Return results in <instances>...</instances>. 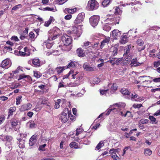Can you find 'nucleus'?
I'll return each mask as SVG.
<instances>
[{"instance_id":"16","label":"nucleus","mask_w":160,"mask_h":160,"mask_svg":"<svg viewBox=\"0 0 160 160\" xmlns=\"http://www.w3.org/2000/svg\"><path fill=\"white\" fill-rule=\"evenodd\" d=\"M130 62H131L130 64L135 67L141 65L143 63V62H137V58H133L132 60L131 59Z\"/></svg>"},{"instance_id":"14","label":"nucleus","mask_w":160,"mask_h":160,"mask_svg":"<svg viewBox=\"0 0 160 160\" xmlns=\"http://www.w3.org/2000/svg\"><path fill=\"white\" fill-rule=\"evenodd\" d=\"M32 105L30 103L27 104H24L22 105L20 108V110L21 112H24L26 110H29L31 108Z\"/></svg>"},{"instance_id":"61","label":"nucleus","mask_w":160,"mask_h":160,"mask_svg":"<svg viewBox=\"0 0 160 160\" xmlns=\"http://www.w3.org/2000/svg\"><path fill=\"white\" fill-rule=\"evenodd\" d=\"M116 109L115 108H113V109H107V110L106 111V115L107 116V115H108L110 112H111V111H112V110H115Z\"/></svg>"},{"instance_id":"5","label":"nucleus","mask_w":160,"mask_h":160,"mask_svg":"<svg viewBox=\"0 0 160 160\" xmlns=\"http://www.w3.org/2000/svg\"><path fill=\"white\" fill-rule=\"evenodd\" d=\"M62 40L65 46L69 45L72 42V39L70 36L64 34L62 36Z\"/></svg>"},{"instance_id":"19","label":"nucleus","mask_w":160,"mask_h":160,"mask_svg":"<svg viewBox=\"0 0 160 160\" xmlns=\"http://www.w3.org/2000/svg\"><path fill=\"white\" fill-rule=\"evenodd\" d=\"M128 41V37L126 35H123L122 38L120 40V42L122 44H124L126 43Z\"/></svg>"},{"instance_id":"31","label":"nucleus","mask_w":160,"mask_h":160,"mask_svg":"<svg viewBox=\"0 0 160 160\" xmlns=\"http://www.w3.org/2000/svg\"><path fill=\"white\" fill-rule=\"evenodd\" d=\"M118 86L116 83H113L111 88V91L112 92H114L117 89Z\"/></svg>"},{"instance_id":"23","label":"nucleus","mask_w":160,"mask_h":160,"mask_svg":"<svg viewBox=\"0 0 160 160\" xmlns=\"http://www.w3.org/2000/svg\"><path fill=\"white\" fill-rule=\"evenodd\" d=\"M120 150V149L119 148L117 149H114L113 148L110 150L109 152V153L112 152V155L114 156V155H115V153H118Z\"/></svg>"},{"instance_id":"51","label":"nucleus","mask_w":160,"mask_h":160,"mask_svg":"<svg viewBox=\"0 0 160 160\" xmlns=\"http://www.w3.org/2000/svg\"><path fill=\"white\" fill-rule=\"evenodd\" d=\"M111 154L110 156L112 157V158H113V160H119V157H118L116 153H115L114 156H112V153H110Z\"/></svg>"},{"instance_id":"6","label":"nucleus","mask_w":160,"mask_h":160,"mask_svg":"<svg viewBox=\"0 0 160 160\" xmlns=\"http://www.w3.org/2000/svg\"><path fill=\"white\" fill-rule=\"evenodd\" d=\"M99 20V16H93L90 18L89 22L92 26L95 27L98 24Z\"/></svg>"},{"instance_id":"13","label":"nucleus","mask_w":160,"mask_h":160,"mask_svg":"<svg viewBox=\"0 0 160 160\" xmlns=\"http://www.w3.org/2000/svg\"><path fill=\"white\" fill-rule=\"evenodd\" d=\"M32 65L35 67H39L41 65L40 62L38 58H35L32 60Z\"/></svg>"},{"instance_id":"58","label":"nucleus","mask_w":160,"mask_h":160,"mask_svg":"<svg viewBox=\"0 0 160 160\" xmlns=\"http://www.w3.org/2000/svg\"><path fill=\"white\" fill-rule=\"evenodd\" d=\"M46 145L45 144H44L42 145H40L39 146V149L40 150H42V151H44V148L46 146Z\"/></svg>"},{"instance_id":"53","label":"nucleus","mask_w":160,"mask_h":160,"mask_svg":"<svg viewBox=\"0 0 160 160\" xmlns=\"http://www.w3.org/2000/svg\"><path fill=\"white\" fill-rule=\"evenodd\" d=\"M28 133V132H25L24 133H20V137L21 138H25L27 137V136Z\"/></svg>"},{"instance_id":"2","label":"nucleus","mask_w":160,"mask_h":160,"mask_svg":"<svg viewBox=\"0 0 160 160\" xmlns=\"http://www.w3.org/2000/svg\"><path fill=\"white\" fill-rule=\"evenodd\" d=\"M57 30L59 31L58 28H54L52 30H51L48 31V39L51 41L55 40L58 34L56 32Z\"/></svg>"},{"instance_id":"12","label":"nucleus","mask_w":160,"mask_h":160,"mask_svg":"<svg viewBox=\"0 0 160 160\" xmlns=\"http://www.w3.org/2000/svg\"><path fill=\"white\" fill-rule=\"evenodd\" d=\"M120 31L117 30H114L112 32V35L113 39H117L121 36Z\"/></svg>"},{"instance_id":"46","label":"nucleus","mask_w":160,"mask_h":160,"mask_svg":"<svg viewBox=\"0 0 160 160\" xmlns=\"http://www.w3.org/2000/svg\"><path fill=\"white\" fill-rule=\"evenodd\" d=\"M83 131V129L82 128H78L76 130V135L78 136Z\"/></svg>"},{"instance_id":"64","label":"nucleus","mask_w":160,"mask_h":160,"mask_svg":"<svg viewBox=\"0 0 160 160\" xmlns=\"http://www.w3.org/2000/svg\"><path fill=\"white\" fill-rule=\"evenodd\" d=\"M160 65V62L159 61L154 62L153 63V65L155 67H158Z\"/></svg>"},{"instance_id":"20","label":"nucleus","mask_w":160,"mask_h":160,"mask_svg":"<svg viewBox=\"0 0 160 160\" xmlns=\"http://www.w3.org/2000/svg\"><path fill=\"white\" fill-rule=\"evenodd\" d=\"M110 40V38L108 37L103 39L101 42L100 48L102 49V47L105 45V43H108L109 42Z\"/></svg>"},{"instance_id":"36","label":"nucleus","mask_w":160,"mask_h":160,"mask_svg":"<svg viewBox=\"0 0 160 160\" xmlns=\"http://www.w3.org/2000/svg\"><path fill=\"white\" fill-rule=\"evenodd\" d=\"M83 68L87 70L91 71L92 68L89 66V65L87 63H85L83 65Z\"/></svg>"},{"instance_id":"48","label":"nucleus","mask_w":160,"mask_h":160,"mask_svg":"<svg viewBox=\"0 0 160 160\" xmlns=\"http://www.w3.org/2000/svg\"><path fill=\"white\" fill-rule=\"evenodd\" d=\"M138 96V94L135 93V92H134V93H132L131 95V99L132 100V99H136Z\"/></svg>"},{"instance_id":"15","label":"nucleus","mask_w":160,"mask_h":160,"mask_svg":"<svg viewBox=\"0 0 160 160\" xmlns=\"http://www.w3.org/2000/svg\"><path fill=\"white\" fill-rule=\"evenodd\" d=\"M38 136L36 135H32L30 138L29 141V144L30 146H32L37 141Z\"/></svg>"},{"instance_id":"52","label":"nucleus","mask_w":160,"mask_h":160,"mask_svg":"<svg viewBox=\"0 0 160 160\" xmlns=\"http://www.w3.org/2000/svg\"><path fill=\"white\" fill-rule=\"evenodd\" d=\"M109 1H107V0H104L102 2V5L104 7H106L109 3Z\"/></svg>"},{"instance_id":"29","label":"nucleus","mask_w":160,"mask_h":160,"mask_svg":"<svg viewBox=\"0 0 160 160\" xmlns=\"http://www.w3.org/2000/svg\"><path fill=\"white\" fill-rule=\"evenodd\" d=\"M82 22L81 21H80V19H79L78 18H77L76 19L74 20V23L75 25L77 26H81V25Z\"/></svg>"},{"instance_id":"41","label":"nucleus","mask_w":160,"mask_h":160,"mask_svg":"<svg viewBox=\"0 0 160 160\" xmlns=\"http://www.w3.org/2000/svg\"><path fill=\"white\" fill-rule=\"evenodd\" d=\"M65 9L68 13H72L76 11L77 9L76 8H74L73 9H69L67 8Z\"/></svg>"},{"instance_id":"39","label":"nucleus","mask_w":160,"mask_h":160,"mask_svg":"<svg viewBox=\"0 0 160 160\" xmlns=\"http://www.w3.org/2000/svg\"><path fill=\"white\" fill-rule=\"evenodd\" d=\"M4 139L6 141L10 142L12 139V138L10 136H5L4 137Z\"/></svg>"},{"instance_id":"22","label":"nucleus","mask_w":160,"mask_h":160,"mask_svg":"<svg viewBox=\"0 0 160 160\" xmlns=\"http://www.w3.org/2000/svg\"><path fill=\"white\" fill-rule=\"evenodd\" d=\"M114 106L117 107L119 108H124L125 106V104L124 103L119 102L118 103H115L113 105Z\"/></svg>"},{"instance_id":"9","label":"nucleus","mask_w":160,"mask_h":160,"mask_svg":"<svg viewBox=\"0 0 160 160\" xmlns=\"http://www.w3.org/2000/svg\"><path fill=\"white\" fill-rule=\"evenodd\" d=\"M29 51H24V52H21V51H13L15 54L18 56L21 57H27L30 55Z\"/></svg>"},{"instance_id":"28","label":"nucleus","mask_w":160,"mask_h":160,"mask_svg":"<svg viewBox=\"0 0 160 160\" xmlns=\"http://www.w3.org/2000/svg\"><path fill=\"white\" fill-rule=\"evenodd\" d=\"M85 17V14L83 12H82L79 13L77 17V18L79 19H80V21L82 22Z\"/></svg>"},{"instance_id":"55","label":"nucleus","mask_w":160,"mask_h":160,"mask_svg":"<svg viewBox=\"0 0 160 160\" xmlns=\"http://www.w3.org/2000/svg\"><path fill=\"white\" fill-rule=\"evenodd\" d=\"M21 7V4H18L14 6L12 8V10H16Z\"/></svg>"},{"instance_id":"60","label":"nucleus","mask_w":160,"mask_h":160,"mask_svg":"<svg viewBox=\"0 0 160 160\" xmlns=\"http://www.w3.org/2000/svg\"><path fill=\"white\" fill-rule=\"evenodd\" d=\"M152 81L156 83L160 82V77L158 78H154L152 79Z\"/></svg>"},{"instance_id":"49","label":"nucleus","mask_w":160,"mask_h":160,"mask_svg":"<svg viewBox=\"0 0 160 160\" xmlns=\"http://www.w3.org/2000/svg\"><path fill=\"white\" fill-rule=\"evenodd\" d=\"M137 43L138 45L141 46L143 44L144 42L142 39H139L137 41Z\"/></svg>"},{"instance_id":"43","label":"nucleus","mask_w":160,"mask_h":160,"mask_svg":"<svg viewBox=\"0 0 160 160\" xmlns=\"http://www.w3.org/2000/svg\"><path fill=\"white\" fill-rule=\"evenodd\" d=\"M84 51H79L77 52L78 55L79 57H83L85 56V53L83 52Z\"/></svg>"},{"instance_id":"38","label":"nucleus","mask_w":160,"mask_h":160,"mask_svg":"<svg viewBox=\"0 0 160 160\" xmlns=\"http://www.w3.org/2000/svg\"><path fill=\"white\" fill-rule=\"evenodd\" d=\"M34 75L36 78H39L42 76V74L39 72L36 71H34Z\"/></svg>"},{"instance_id":"44","label":"nucleus","mask_w":160,"mask_h":160,"mask_svg":"<svg viewBox=\"0 0 160 160\" xmlns=\"http://www.w3.org/2000/svg\"><path fill=\"white\" fill-rule=\"evenodd\" d=\"M7 1L4 0H0V8H2L5 5L6 3H7Z\"/></svg>"},{"instance_id":"21","label":"nucleus","mask_w":160,"mask_h":160,"mask_svg":"<svg viewBox=\"0 0 160 160\" xmlns=\"http://www.w3.org/2000/svg\"><path fill=\"white\" fill-rule=\"evenodd\" d=\"M121 92L123 95H129L130 94V92L127 89L124 88L122 89L121 90Z\"/></svg>"},{"instance_id":"10","label":"nucleus","mask_w":160,"mask_h":160,"mask_svg":"<svg viewBox=\"0 0 160 160\" xmlns=\"http://www.w3.org/2000/svg\"><path fill=\"white\" fill-rule=\"evenodd\" d=\"M123 60V58H110V60L108 61V62H110L111 64L113 65L114 64L118 65L120 63L122 60Z\"/></svg>"},{"instance_id":"18","label":"nucleus","mask_w":160,"mask_h":160,"mask_svg":"<svg viewBox=\"0 0 160 160\" xmlns=\"http://www.w3.org/2000/svg\"><path fill=\"white\" fill-rule=\"evenodd\" d=\"M69 146L71 148H74L75 149L81 148V146H79L78 144L74 142H72L70 144Z\"/></svg>"},{"instance_id":"8","label":"nucleus","mask_w":160,"mask_h":160,"mask_svg":"<svg viewBox=\"0 0 160 160\" xmlns=\"http://www.w3.org/2000/svg\"><path fill=\"white\" fill-rule=\"evenodd\" d=\"M11 60L8 59H6L2 61L1 67L5 69H8L11 65Z\"/></svg>"},{"instance_id":"11","label":"nucleus","mask_w":160,"mask_h":160,"mask_svg":"<svg viewBox=\"0 0 160 160\" xmlns=\"http://www.w3.org/2000/svg\"><path fill=\"white\" fill-rule=\"evenodd\" d=\"M106 21L109 24L112 25H115L116 24H118L119 19L117 18H109L106 19Z\"/></svg>"},{"instance_id":"42","label":"nucleus","mask_w":160,"mask_h":160,"mask_svg":"<svg viewBox=\"0 0 160 160\" xmlns=\"http://www.w3.org/2000/svg\"><path fill=\"white\" fill-rule=\"evenodd\" d=\"M103 29L106 31H108L111 29V27L108 24H107L103 27Z\"/></svg>"},{"instance_id":"27","label":"nucleus","mask_w":160,"mask_h":160,"mask_svg":"<svg viewBox=\"0 0 160 160\" xmlns=\"http://www.w3.org/2000/svg\"><path fill=\"white\" fill-rule=\"evenodd\" d=\"M18 122L17 120L16 119H12L11 121V125L12 127L13 128L18 125Z\"/></svg>"},{"instance_id":"47","label":"nucleus","mask_w":160,"mask_h":160,"mask_svg":"<svg viewBox=\"0 0 160 160\" xmlns=\"http://www.w3.org/2000/svg\"><path fill=\"white\" fill-rule=\"evenodd\" d=\"M148 122V119H141L140 122L139 123L142 124H147Z\"/></svg>"},{"instance_id":"1","label":"nucleus","mask_w":160,"mask_h":160,"mask_svg":"<svg viewBox=\"0 0 160 160\" xmlns=\"http://www.w3.org/2000/svg\"><path fill=\"white\" fill-rule=\"evenodd\" d=\"M98 44V41L95 42H91L88 41H86L82 45L83 48H78L77 50H82L83 49L88 50L96 49H97Z\"/></svg>"},{"instance_id":"62","label":"nucleus","mask_w":160,"mask_h":160,"mask_svg":"<svg viewBox=\"0 0 160 160\" xmlns=\"http://www.w3.org/2000/svg\"><path fill=\"white\" fill-rule=\"evenodd\" d=\"M11 39L12 40H14L15 41H19L18 37L15 36L12 37Z\"/></svg>"},{"instance_id":"56","label":"nucleus","mask_w":160,"mask_h":160,"mask_svg":"<svg viewBox=\"0 0 160 160\" xmlns=\"http://www.w3.org/2000/svg\"><path fill=\"white\" fill-rule=\"evenodd\" d=\"M5 117L4 115H2L0 117V125L1 124L2 122L4 121Z\"/></svg>"},{"instance_id":"7","label":"nucleus","mask_w":160,"mask_h":160,"mask_svg":"<svg viewBox=\"0 0 160 160\" xmlns=\"http://www.w3.org/2000/svg\"><path fill=\"white\" fill-rule=\"evenodd\" d=\"M152 78L148 76H140L138 79L139 80V81L141 82V84H144V82H147L148 83H151L152 81H151L149 79H152ZM145 85H146V84H145Z\"/></svg>"},{"instance_id":"57","label":"nucleus","mask_w":160,"mask_h":160,"mask_svg":"<svg viewBox=\"0 0 160 160\" xmlns=\"http://www.w3.org/2000/svg\"><path fill=\"white\" fill-rule=\"evenodd\" d=\"M142 106V104H134L132 107L134 108H139L141 107Z\"/></svg>"},{"instance_id":"24","label":"nucleus","mask_w":160,"mask_h":160,"mask_svg":"<svg viewBox=\"0 0 160 160\" xmlns=\"http://www.w3.org/2000/svg\"><path fill=\"white\" fill-rule=\"evenodd\" d=\"M16 110V108L15 107H11L9 109V112L8 113V117L12 116L13 113Z\"/></svg>"},{"instance_id":"34","label":"nucleus","mask_w":160,"mask_h":160,"mask_svg":"<svg viewBox=\"0 0 160 160\" xmlns=\"http://www.w3.org/2000/svg\"><path fill=\"white\" fill-rule=\"evenodd\" d=\"M149 118L152 122V123L157 124L158 123V121H157L156 118L152 116H149Z\"/></svg>"},{"instance_id":"45","label":"nucleus","mask_w":160,"mask_h":160,"mask_svg":"<svg viewBox=\"0 0 160 160\" xmlns=\"http://www.w3.org/2000/svg\"><path fill=\"white\" fill-rule=\"evenodd\" d=\"M122 11L118 7H116L115 9V14H120L122 13Z\"/></svg>"},{"instance_id":"32","label":"nucleus","mask_w":160,"mask_h":160,"mask_svg":"<svg viewBox=\"0 0 160 160\" xmlns=\"http://www.w3.org/2000/svg\"><path fill=\"white\" fill-rule=\"evenodd\" d=\"M61 100L60 99H58L56 102H55V104L54 106V107L55 108L58 109V108L60 107V103L61 102Z\"/></svg>"},{"instance_id":"25","label":"nucleus","mask_w":160,"mask_h":160,"mask_svg":"<svg viewBox=\"0 0 160 160\" xmlns=\"http://www.w3.org/2000/svg\"><path fill=\"white\" fill-rule=\"evenodd\" d=\"M128 113L129 114V115L128 116V117H130L131 116L132 114L131 112L129 111H127L125 114H123V111H120L119 114V115H121L122 117H126Z\"/></svg>"},{"instance_id":"37","label":"nucleus","mask_w":160,"mask_h":160,"mask_svg":"<svg viewBox=\"0 0 160 160\" xmlns=\"http://www.w3.org/2000/svg\"><path fill=\"white\" fill-rule=\"evenodd\" d=\"M65 69V67H57L56 68L57 72L58 74L60 73Z\"/></svg>"},{"instance_id":"3","label":"nucleus","mask_w":160,"mask_h":160,"mask_svg":"<svg viewBox=\"0 0 160 160\" xmlns=\"http://www.w3.org/2000/svg\"><path fill=\"white\" fill-rule=\"evenodd\" d=\"M70 117V114L69 113L68 108L65 109L62 113L60 120L63 123L66 122L69 119Z\"/></svg>"},{"instance_id":"35","label":"nucleus","mask_w":160,"mask_h":160,"mask_svg":"<svg viewBox=\"0 0 160 160\" xmlns=\"http://www.w3.org/2000/svg\"><path fill=\"white\" fill-rule=\"evenodd\" d=\"M75 67V64L73 61H71L68 63V65L65 66V68L67 69L70 68H74Z\"/></svg>"},{"instance_id":"54","label":"nucleus","mask_w":160,"mask_h":160,"mask_svg":"<svg viewBox=\"0 0 160 160\" xmlns=\"http://www.w3.org/2000/svg\"><path fill=\"white\" fill-rule=\"evenodd\" d=\"M27 35H26L24 34V33H22V34H21L20 37V38L22 40H24L25 38H27Z\"/></svg>"},{"instance_id":"26","label":"nucleus","mask_w":160,"mask_h":160,"mask_svg":"<svg viewBox=\"0 0 160 160\" xmlns=\"http://www.w3.org/2000/svg\"><path fill=\"white\" fill-rule=\"evenodd\" d=\"M104 146V143L103 141H101L96 146L95 150H99L102 147Z\"/></svg>"},{"instance_id":"50","label":"nucleus","mask_w":160,"mask_h":160,"mask_svg":"<svg viewBox=\"0 0 160 160\" xmlns=\"http://www.w3.org/2000/svg\"><path fill=\"white\" fill-rule=\"evenodd\" d=\"M29 127L31 128H33L36 127V124L34 121H31L30 122Z\"/></svg>"},{"instance_id":"40","label":"nucleus","mask_w":160,"mask_h":160,"mask_svg":"<svg viewBox=\"0 0 160 160\" xmlns=\"http://www.w3.org/2000/svg\"><path fill=\"white\" fill-rule=\"evenodd\" d=\"M22 96L20 95L17 97L16 98V104L17 105H18L20 104V103L22 101Z\"/></svg>"},{"instance_id":"33","label":"nucleus","mask_w":160,"mask_h":160,"mask_svg":"<svg viewBox=\"0 0 160 160\" xmlns=\"http://www.w3.org/2000/svg\"><path fill=\"white\" fill-rule=\"evenodd\" d=\"M144 153L145 155L150 156L152 154V151L149 149H144Z\"/></svg>"},{"instance_id":"4","label":"nucleus","mask_w":160,"mask_h":160,"mask_svg":"<svg viewBox=\"0 0 160 160\" xmlns=\"http://www.w3.org/2000/svg\"><path fill=\"white\" fill-rule=\"evenodd\" d=\"M89 9L93 10L97 9L98 7V4L95 0H91L88 1V4Z\"/></svg>"},{"instance_id":"59","label":"nucleus","mask_w":160,"mask_h":160,"mask_svg":"<svg viewBox=\"0 0 160 160\" xmlns=\"http://www.w3.org/2000/svg\"><path fill=\"white\" fill-rule=\"evenodd\" d=\"M35 36L34 33L32 32H30L29 34V36L31 39L35 38Z\"/></svg>"},{"instance_id":"30","label":"nucleus","mask_w":160,"mask_h":160,"mask_svg":"<svg viewBox=\"0 0 160 160\" xmlns=\"http://www.w3.org/2000/svg\"><path fill=\"white\" fill-rule=\"evenodd\" d=\"M131 61V60L126 58L124 60H122V61L121 62V64L122 65H126L130 62Z\"/></svg>"},{"instance_id":"63","label":"nucleus","mask_w":160,"mask_h":160,"mask_svg":"<svg viewBox=\"0 0 160 160\" xmlns=\"http://www.w3.org/2000/svg\"><path fill=\"white\" fill-rule=\"evenodd\" d=\"M69 118H70V119L72 121H74L76 120V117L75 116L71 114H70Z\"/></svg>"},{"instance_id":"17","label":"nucleus","mask_w":160,"mask_h":160,"mask_svg":"<svg viewBox=\"0 0 160 160\" xmlns=\"http://www.w3.org/2000/svg\"><path fill=\"white\" fill-rule=\"evenodd\" d=\"M123 56L131 60L132 57V52H130V51H126V52L123 54Z\"/></svg>"}]
</instances>
